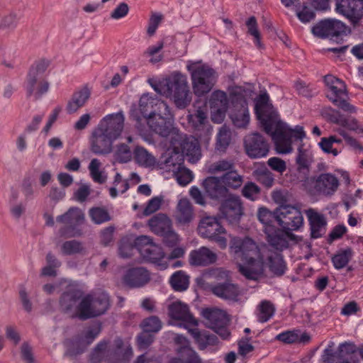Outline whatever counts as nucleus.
Returning <instances> with one entry per match:
<instances>
[{"label":"nucleus","instance_id":"1","mask_svg":"<svg viewBox=\"0 0 363 363\" xmlns=\"http://www.w3.org/2000/svg\"><path fill=\"white\" fill-rule=\"evenodd\" d=\"M155 91L167 97L173 96L179 108H184L191 101V95L187 84L186 77L180 73L174 74L171 79L151 83Z\"/></svg>","mask_w":363,"mask_h":363},{"label":"nucleus","instance_id":"2","mask_svg":"<svg viewBox=\"0 0 363 363\" xmlns=\"http://www.w3.org/2000/svg\"><path fill=\"white\" fill-rule=\"evenodd\" d=\"M110 307L111 300L107 293L88 294L77 304L72 318L86 320L98 318L106 313Z\"/></svg>","mask_w":363,"mask_h":363},{"label":"nucleus","instance_id":"3","mask_svg":"<svg viewBox=\"0 0 363 363\" xmlns=\"http://www.w3.org/2000/svg\"><path fill=\"white\" fill-rule=\"evenodd\" d=\"M49 65V60L42 58L35 60L30 67L25 82L28 96L33 95L35 99L38 100L48 91L50 84L45 79L44 73Z\"/></svg>","mask_w":363,"mask_h":363},{"label":"nucleus","instance_id":"4","mask_svg":"<svg viewBox=\"0 0 363 363\" xmlns=\"http://www.w3.org/2000/svg\"><path fill=\"white\" fill-rule=\"evenodd\" d=\"M276 121L270 118L263 119V128L269 135L275 145L276 150L280 154H287L292 152L291 134L288 132L285 124L281 122L276 123L275 129L273 130Z\"/></svg>","mask_w":363,"mask_h":363},{"label":"nucleus","instance_id":"5","mask_svg":"<svg viewBox=\"0 0 363 363\" xmlns=\"http://www.w3.org/2000/svg\"><path fill=\"white\" fill-rule=\"evenodd\" d=\"M56 220L65 225L59 230L61 237L70 238L82 235L79 226L85 221V214L79 208H69L64 214L58 216Z\"/></svg>","mask_w":363,"mask_h":363},{"label":"nucleus","instance_id":"6","mask_svg":"<svg viewBox=\"0 0 363 363\" xmlns=\"http://www.w3.org/2000/svg\"><path fill=\"white\" fill-rule=\"evenodd\" d=\"M191 75L193 90L198 96H203L209 93L216 83L215 70L206 65L196 67Z\"/></svg>","mask_w":363,"mask_h":363},{"label":"nucleus","instance_id":"7","mask_svg":"<svg viewBox=\"0 0 363 363\" xmlns=\"http://www.w3.org/2000/svg\"><path fill=\"white\" fill-rule=\"evenodd\" d=\"M230 251L235 258L240 259L248 264L256 262L259 252L255 242L248 237L233 238L230 242Z\"/></svg>","mask_w":363,"mask_h":363},{"label":"nucleus","instance_id":"8","mask_svg":"<svg viewBox=\"0 0 363 363\" xmlns=\"http://www.w3.org/2000/svg\"><path fill=\"white\" fill-rule=\"evenodd\" d=\"M198 230L203 238L216 242L221 249H225L227 247V240L221 235L225 233V230L217 218L212 216L203 218L200 221Z\"/></svg>","mask_w":363,"mask_h":363},{"label":"nucleus","instance_id":"9","mask_svg":"<svg viewBox=\"0 0 363 363\" xmlns=\"http://www.w3.org/2000/svg\"><path fill=\"white\" fill-rule=\"evenodd\" d=\"M170 145L174 150L189 157V160L192 162H196L201 157L199 143L194 137H187L179 131L170 138Z\"/></svg>","mask_w":363,"mask_h":363},{"label":"nucleus","instance_id":"10","mask_svg":"<svg viewBox=\"0 0 363 363\" xmlns=\"http://www.w3.org/2000/svg\"><path fill=\"white\" fill-rule=\"evenodd\" d=\"M202 315L207 328L214 330L223 339L230 336L228 329L229 319L225 311L217 308H205L202 311Z\"/></svg>","mask_w":363,"mask_h":363},{"label":"nucleus","instance_id":"11","mask_svg":"<svg viewBox=\"0 0 363 363\" xmlns=\"http://www.w3.org/2000/svg\"><path fill=\"white\" fill-rule=\"evenodd\" d=\"M276 220L284 230L287 231L297 230L303 222L301 211L290 205H282L275 210Z\"/></svg>","mask_w":363,"mask_h":363},{"label":"nucleus","instance_id":"12","mask_svg":"<svg viewBox=\"0 0 363 363\" xmlns=\"http://www.w3.org/2000/svg\"><path fill=\"white\" fill-rule=\"evenodd\" d=\"M219 211L230 224L238 225L244 215L243 202L239 196L229 194L220 203Z\"/></svg>","mask_w":363,"mask_h":363},{"label":"nucleus","instance_id":"13","mask_svg":"<svg viewBox=\"0 0 363 363\" xmlns=\"http://www.w3.org/2000/svg\"><path fill=\"white\" fill-rule=\"evenodd\" d=\"M150 128L162 137L174 136L179 130L174 127L173 118L170 113L169 107L164 112H159L147 121Z\"/></svg>","mask_w":363,"mask_h":363},{"label":"nucleus","instance_id":"14","mask_svg":"<svg viewBox=\"0 0 363 363\" xmlns=\"http://www.w3.org/2000/svg\"><path fill=\"white\" fill-rule=\"evenodd\" d=\"M302 182L306 189H308V185L310 183H313L315 191L326 196H333L340 185L338 179L331 173H322L315 178L306 177Z\"/></svg>","mask_w":363,"mask_h":363},{"label":"nucleus","instance_id":"15","mask_svg":"<svg viewBox=\"0 0 363 363\" xmlns=\"http://www.w3.org/2000/svg\"><path fill=\"white\" fill-rule=\"evenodd\" d=\"M244 147L247 155L251 159L265 157L269 152V144L262 135L253 133L245 136Z\"/></svg>","mask_w":363,"mask_h":363},{"label":"nucleus","instance_id":"16","mask_svg":"<svg viewBox=\"0 0 363 363\" xmlns=\"http://www.w3.org/2000/svg\"><path fill=\"white\" fill-rule=\"evenodd\" d=\"M125 116L123 111L104 116L97 125V128L102 132L116 140L118 139L124 129Z\"/></svg>","mask_w":363,"mask_h":363},{"label":"nucleus","instance_id":"17","mask_svg":"<svg viewBox=\"0 0 363 363\" xmlns=\"http://www.w3.org/2000/svg\"><path fill=\"white\" fill-rule=\"evenodd\" d=\"M141 256L146 260L156 263L164 257V252L162 247L152 242V240L147 235L138 237L134 242Z\"/></svg>","mask_w":363,"mask_h":363},{"label":"nucleus","instance_id":"18","mask_svg":"<svg viewBox=\"0 0 363 363\" xmlns=\"http://www.w3.org/2000/svg\"><path fill=\"white\" fill-rule=\"evenodd\" d=\"M114 141L116 140L96 127L89 138V149L94 155H107L113 152Z\"/></svg>","mask_w":363,"mask_h":363},{"label":"nucleus","instance_id":"19","mask_svg":"<svg viewBox=\"0 0 363 363\" xmlns=\"http://www.w3.org/2000/svg\"><path fill=\"white\" fill-rule=\"evenodd\" d=\"M231 101L235 108L230 115L234 125L238 128H245L250 122L247 100L242 94L233 93Z\"/></svg>","mask_w":363,"mask_h":363},{"label":"nucleus","instance_id":"20","mask_svg":"<svg viewBox=\"0 0 363 363\" xmlns=\"http://www.w3.org/2000/svg\"><path fill=\"white\" fill-rule=\"evenodd\" d=\"M269 245L277 251L281 252L289 247V240H295L296 236L287 230L267 226L264 230Z\"/></svg>","mask_w":363,"mask_h":363},{"label":"nucleus","instance_id":"21","mask_svg":"<svg viewBox=\"0 0 363 363\" xmlns=\"http://www.w3.org/2000/svg\"><path fill=\"white\" fill-rule=\"evenodd\" d=\"M336 10L356 25L363 18V0H340L336 4Z\"/></svg>","mask_w":363,"mask_h":363},{"label":"nucleus","instance_id":"22","mask_svg":"<svg viewBox=\"0 0 363 363\" xmlns=\"http://www.w3.org/2000/svg\"><path fill=\"white\" fill-rule=\"evenodd\" d=\"M139 108L141 115L147 121L157 113L167 111L168 105L163 101L150 96L149 94H143L139 101Z\"/></svg>","mask_w":363,"mask_h":363},{"label":"nucleus","instance_id":"23","mask_svg":"<svg viewBox=\"0 0 363 363\" xmlns=\"http://www.w3.org/2000/svg\"><path fill=\"white\" fill-rule=\"evenodd\" d=\"M150 280V273L144 267L128 269L123 277V283L129 288H140Z\"/></svg>","mask_w":363,"mask_h":363},{"label":"nucleus","instance_id":"24","mask_svg":"<svg viewBox=\"0 0 363 363\" xmlns=\"http://www.w3.org/2000/svg\"><path fill=\"white\" fill-rule=\"evenodd\" d=\"M326 96L335 106L344 111L354 112V107L347 101L348 94L345 82L335 86L333 89H330Z\"/></svg>","mask_w":363,"mask_h":363},{"label":"nucleus","instance_id":"25","mask_svg":"<svg viewBox=\"0 0 363 363\" xmlns=\"http://www.w3.org/2000/svg\"><path fill=\"white\" fill-rule=\"evenodd\" d=\"M203 187L207 196L215 200L225 199L228 194L227 186L220 177L211 176L203 182Z\"/></svg>","mask_w":363,"mask_h":363},{"label":"nucleus","instance_id":"26","mask_svg":"<svg viewBox=\"0 0 363 363\" xmlns=\"http://www.w3.org/2000/svg\"><path fill=\"white\" fill-rule=\"evenodd\" d=\"M306 214L310 225L311 237L313 239L323 237L326 232L327 225L325 216L313 208L306 211Z\"/></svg>","mask_w":363,"mask_h":363},{"label":"nucleus","instance_id":"27","mask_svg":"<svg viewBox=\"0 0 363 363\" xmlns=\"http://www.w3.org/2000/svg\"><path fill=\"white\" fill-rule=\"evenodd\" d=\"M83 297V292L79 289H71L65 291L60 298L61 310L72 318V314L76 312L77 303Z\"/></svg>","mask_w":363,"mask_h":363},{"label":"nucleus","instance_id":"28","mask_svg":"<svg viewBox=\"0 0 363 363\" xmlns=\"http://www.w3.org/2000/svg\"><path fill=\"white\" fill-rule=\"evenodd\" d=\"M217 258L214 252L206 247H201L190 252L189 262L192 266L206 267L216 263Z\"/></svg>","mask_w":363,"mask_h":363},{"label":"nucleus","instance_id":"29","mask_svg":"<svg viewBox=\"0 0 363 363\" xmlns=\"http://www.w3.org/2000/svg\"><path fill=\"white\" fill-rule=\"evenodd\" d=\"M169 315L171 318L182 320L186 324L195 326L198 325L197 320L189 313L188 306L180 301H176L169 305Z\"/></svg>","mask_w":363,"mask_h":363},{"label":"nucleus","instance_id":"30","mask_svg":"<svg viewBox=\"0 0 363 363\" xmlns=\"http://www.w3.org/2000/svg\"><path fill=\"white\" fill-rule=\"evenodd\" d=\"M183 163V155L173 149L172 152H167L161 157L159 166L160 169L166 172L174 173L179 169V168H181Z\"/></svg>","mask_w":363,"mask_h":363},{"label":"nucleus","instance_id":"31","mask_svg":"<svg viewBox=\"0 0 363 363\" xmlns=\"http://www.w3.org/2000/svg\"><path fill=\"white\" fill-rule=\"evenodd\" d=\"M213 294L223 299L236 301L240 295L238 285L229 281L220 283L211 287Z\"/></svg>","mask_w":363,"mask_h":363},{"label":"nucleus","instance_id":"32","mask_svg":"<svg viewBox=\"0 0 363 363\" xmlns=\"http://www.w3.org/2000/svg\"><path fill=\"white\" fill-rule=\"evenodd\" d=\"M267 264L269 271L276 277L283 276L287 269L283 255L279 252H269Z\"/></svg>","mask_w":363,"mask_h":363},{"label":"nucleus","instance_id":"33","mask_svg":"<svg viewBox=\"0 0 363 363\" xmlns=\"http://www.w3.org/2000/svg\"><path fill=\"white\" fill-rule=\"evenodd\" d=\"M90 96V91L87 88H83L75 91L66 106L67 113L72 114L84 106Z\"/></svg>","mask_w":363,"mask_h":363},{"label":"nucleus","instance_id":"34","mask_svg":"<svg viewBox=\"0 0 363 363\" xmlns=\"http://www.w3.org/2000/svg\"><path fill=\"white\" fill-rule=\"evenodd\" d=\"M148 225L151 230L159 236H161L172 228L171 220L162 213L154 216L149 220Z\"/></svg>","mask_w":363,"mask_h":363},{"label":"nucleus","instance_id":"35","mask_svg":"<svg viewBox=\"0 0 363 363\" xmlns=\"http://www.w3.org/2000/svg\"><path fill=\"white\" fill-rule=\"evenodd\" d=\"M188 331L199 345L200 350H204L208 345H216L218 342V337L207 331H200L198 328H189Z\"/></svg>","mask_w":363,"mask_h":363},{"label":"nucleus","instance_id":"36","mask_svg":"<svg viewBox=\"0 0 363 363\" xmlns=\"http://www.w3.org/2000/svg\"><path fill=\"white\" fill-rule=\"evenodd\" d=\"M176 218L180 223L186 224L193 218V208L190 201L186 199L179 200L177 206Z\"/></svg>","mask_w":363,"mask_h":363},{"label":"nucleus","instance_id":"37","mask_svg":"<svg viewBox=\"0 0 363 363\" xmlns=\"http://www.w3.org/2000/svg\"><path fill=\"white\" fill-rule=\"evenodd\" d=\"M312 162L313 156L311 151L303 148V145L301 144L298 147V152L296 157L297 170L299 172L305 170L308 171Z\"/></svg>","mask_w":363,"mask_h":363},{"label":"nucleus","instance_id":"38","mask_svg":"<svg viewBox=\"0 0 363 363\" xmlns=\"http://www.w3.org/2000/svg\"><path fill=\"white\" fill-rule=\"evenodd\" d=\"M220 177L221 178L223 184L227 186L228 190V189L234 190L239 189L241 187L244 182V177L239 174L235 168L233 169V170L229 172L223 174Z\"/></svg>","mask_w":363,"mask_h":363},{"label":"nucleus","instance_id":"39","mask_svg":"<svg viewBox=\"0 0 363 363\" xmlns=\"http://www.w3.org/2000/svg\"><path fill=\"white\" fill-rule=\"evenodd\" d=\"M133 155L135 162L140 166L150 167L156 163L155 157L143 147L137 146Z\"/></svg>","mask_w":363,"mask_h":363},{"label":"nucleus","instance_id":"40","mask_svg":"<svg viewBox=\"0 0 363 363\" xmlns=\"http://www.w3.org/2000/svg\"><path fill=\"white\" fill-rule=\"evenodd\" d=\"M328 38L338 42L343 35H347V28L345 23L335 19H328Z\"/></svg>","mask_w":363,"mask_h":363},{"label":"nucleus","instance_id":"41","mask_svg":"<svg viewBox=\"0 0 363 363\" xmlns=\"http://www.w3.org/2000/svg\"><path fill=\"white\" fill-rule=\"evenodd\" d=\"M169 283L176 291H184L189 285V277L183 271L174 272L170 277Z\"/></svg>","mask_w":363,"mask_h":363},{"label":"nucleus","instance_id":"42","mask_svg":"<svg viewBox=\"0 0 363 363\" xmlns=\"http://www.w3.org/2000/svg\"><path fill=\"white\" fill-rule=\"evenodd\" d=\"M353 256V250L347 247L345 249H340L332 257V262L334 267L337 269H341L347 266Z\"/></svg>","mask_w":363,"mask_h":363},{"label":"nucleus","instance_id":"43","mask_svg":"<svg viewBox=\"0 0 363 363\" xmlns=\"http://www.w3.org/2000/svg\"><path fill=\"white\" fill-rule=\"evenodd\" d=\"M108 345V341L101 340L95 346L90 355V360L92 363H100L103 360H106L110 352Z\"/></svg>","mask_w":363,"mask_h":363},{"label":"nucleus","instance_id":"44","mask_svg":"<svg viewBox=\"0 0 363 363\" xmlns=\"http://www.w3.org/2000/svg\"><path fill=\"white\" fill-rule=\"evenodd\" d=\"M188 121L197 130H203L208 123L206 112L199 108L188 116Z\"/></svg>","mask_w":363,"mask_h":363},{"label":"nucleus","instance_id":"45","mask_svg":"<svg viewBox=\"0 0 363 363\" xmlns=\"http://www.w3.org/2000/svg\"><path fill=\"white\" fill-rule=\"evenodd\" d=\"M235 168V164L232 160L221 159L213 162L208 166V171L211 174H216L220 172H229Z\"/></svg>","mask_w":363,"mask_h":363},{"label":"nucleus","instance_id":"46","mask_svg":"<svg viewBox=\"0 0 363 363\" xmlns=\"http://www.w3.org/2000/svg\"><path fill=\"white\" fill-rule=\"evenodd\" d=\"M84 252L83 243L77 240L65 241L61 245V252L64 255L83 254Z\"/></svg>","mask_w":363,"mask_h":363},{"label":"nucleus","instance_id":"47","mask_svg":"<svg viewBox=\"0 0 363 363\" xmlns=\"http://www.w3.org/2000/svg\"><path fill=\"white\" fill-rule=\"evenodd\" d=\"M209 104L211 108L228 109V99L226 93L220 90L213 91Z\"/></svg>","mask_w":363,"mask_h":363},{"label":"nucleus","instance_id":"48","mask_svg":"<svg viewBox=\"0 0 363 363\" xmlns=\"http://www.w3.org/2000/svg\"><path fill=\"white\" fill-rule=\"evenodd\" d=\"M322 116L330 123L339 125H346V118L339 111L331 107L325 108L322 111Z\"/></svg>","mask_w":363,"mask_h":363},{"label":"nucleus","instance_id":"49","mask_svg":"<svg viewBox=\"0 0 363 363\" xmlns=\"http://www.w3.org/2000/svg\"><path fill=\"white\" fill-rule=\"evenodd\" d=\"M89 215L95 224H101L111 219L108 211L101 207H93L90 208Z\"/></svg>","mask_w":363,"mask_h":363},{"label":"nucleus","instance_id":"50","mask_svg":"<svg viewBox=\"0 0 363 363\" xmlns=\"http://www.w3.org/2000/svg\"><path fill=\"white\" fill-rule=\"evenodd\" d=\"M269 96L267 93H264L259 94L255 104V113L257 116V118L261 121L262 125H263V119L270 118L271 120H274V117L272 114H267L265 113H262L260 111V109L265 106L269 101Z\"/></svg>","mask_w":363,"mask_h":363},{"label":"nucleus","instance_id":"51","mask_svg":"<svg viewBox=\"0 0 363 363\" xmlns=\"http://www.w3.org/2000/svg\"><path fill=\"white\" fill-rule=\"evenodd\" d=\"M253 264H249V266H240V272L247 279L250 280H257L263 274L262 264H259L257 268H253Z\"/></svg>","mask_w":363,"mask_h":363},{"label":"nucleus","instance_id":"52","mask_svg":"<svg viewBox=\"0 0 363 363\" xmlns=\"http://www.w3.org/2000/svg\"><path fill=\"white\" fill-rule=\"evenodd\" d=\"M230 132L225 126L220 128L217 135L216 149L220 152H224L230 142Z\"/></svg>","mask_w":363,"mask_h":363},{"label":"nucleus","instance_id":"53","mask_svg":"<svg viewBox=\"0 0 363 363\" xmlns=\"http://www.w3.org/2000/svg\"><path fill=\"white\" fill-rule=\"evenodd\" d=\"M100 161L96 159H92L89 165L90 175L95 182L99 184H104L106 181V176L103 175L102 172L99 170L101 167Z\"/></svg>","mask_w":363,"mask_h":363},{"label":"nucleus","instance_id":"54","mask_svg":"<svg viewBox=\"0 0 363 363\" xmlns=\"http://www.w3.org/2000/svg\"><path fill=\"white\" fill-rule=\"evenodd\" d=\"M162 326L161 320L157 316H150L143 320L140 327L143 330L150 333H156L159 332Z\"/></svg>","mask_w":363,"mask_h":363},{"label":"nucleus","instance_id":"55","mask_svg":"<svg viewBox=\"0 0 363 363\" xmlns=\"http://www.w3.org/2000/svg\"><path fill=\"white\" fill-rule=\"evenodd\" d=\"M259 313L258 320L261 323L268 321L273 316L275 311L274 305L268 301H262L259 306Z\"/></svg>","mask_w":363,"mask_h":363},{"label":"nucleus","instance_id":"56","mask_svg":"<svg viewBox=\"0 0 363 363\" xmlns=\"http://www.w3.org/2000/svg\"><path fill=\"white\" fill-rule=\"evenodd\" d=\"M247 33L255 38V43L258 48L263 47L261 43V35L257 26V19L255 16L250 17L246 21Z\"/></svg>","mask_w":363,"mask_h":363},{"label":"nucleus","instance_id":"57","mask_svg":"<svg viewBox=\"0 0 363 363\" xmlns=\"http://www.w3.org/2000/svg\"><path fill=\"white\" fill-rule=\"evenodd\" d=\"M21 16L19 11H11L2 18L1 26L4 28L13 29L16 27Z\"/></svg>","mask_w":363,"mask_h":363},{"label":"nucleus","instance_id":"58","mask_svg":"<svg viewBox=\"0 0 363 363\" xmlns=\"http://www.w3.org/2000/svg\"><path fill=\"white\" fill-rule=\"evenodd\" d=\"M173 176L177 179L178 184L183 186L190 183L194 177L191 171L186 168L184 165L174 172Z\"/></svg>","mask_w":363,"mask_h":363},{"label":"nucleus","instance_id":"59","mask_svg":"<svg viewBox=\"0 0 363 363\" xmlns=\"http://www.w3.org/2000/svg\"><path fill=\"white\" fill-rule=\"evenodd\" d=\"M116 157L120 163H126L130 161L132 152L130 147L125 143L118 144L116 151Z\"/></svg>","mask_w":363,"mask_h":363},{"label":"nucleus","instance_id":"60","mask_svg":"<svg viewBox=\"0 0 363 363\" xmlns=\"http://www.w3.org/2000/svg\"><path fill=\"white\" fill-rule=\"evenodd\" d=\"M259 193L260 188L252 182L246 183L242 189V195L251 201L256 200Z\"/></svg>","mask_w":363,"mask_h":363},{"label":"nucleus","instance_id":"61","mask_svg":"<svg viewBox=\"0 0 363 363\" xmlns=\"http://www.w3.org/2000/svg\"><path fill=\"white\" fill-rule=\"evenodd\" d=\"M253 175L259 182L264 184L267 187L272 186L274 183V178L272 174L267 169L255 170Z\"/></svg>","mask_w":363,"mask_h":363},{"label":"nucleus","instance_id":"62","mask_svg":"<svg viewBox=\"0 0 363 363\" xmlns=\"http://www.w3.org/2000/svg\"><path fill=\"white\" fill-rule=\"evenodd\" d=\"M328 19L322 20L312 27V33L319 38H328Z\"/></svg>","mask_w":363,"mask_h":363},{"label":"nucleus","instance_id":"63","mask_svg":"<svg viewBox=\"0 0 363 363\" xmlns=\"http://www.w3.org/2000/svg\"><path fill=\"white\" fill-rule=\"evenodd\" d=\"M258 218L261 223L264 225V229L267 226H273L272 225V219H276L275 211L272 213L266 208H261L258 211Z\"/></svg>","mask_w":363,"mask_h":363},{"label":"nucleus","instance_id":"64","mask_svg":"<svg viewBox=\"0 0 363 363\" xmlns=\"http://www.w3.org/2000/svg\"><path fill=\"white\" fill-rule=\"evenodd\" d=\"M154 341V335L150 333L143 330L137 337L138 345L140 349H147Z\"/></svg>","mask_w":363,"mask_h":363}]
</instances>
